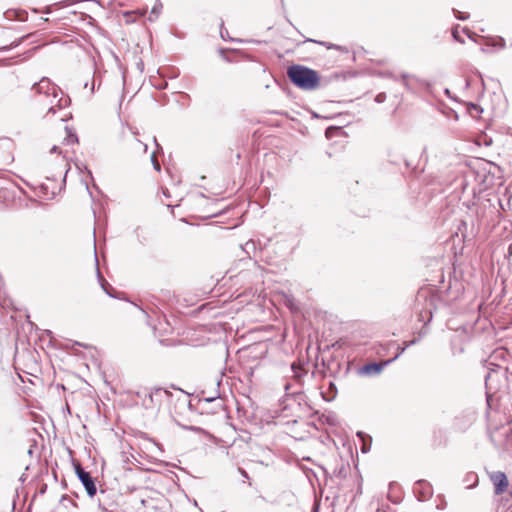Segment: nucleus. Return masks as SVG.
Returning a JSON list of instances; mask_svg holds the SVG:
<instances>
[{"mask_svg": "<svg viewBox=\"0 0 512 512\" xmlns=\"http://www.w3.org/2000/svg\"><path fill=\"white\" fill-rule=\"evenodd\" d=\"M496 50H500L505 46V42L502 38H496L492 40L491 44Z\"/></svg>", "mask_w": 512, "mask_h": 512, "instance_id": "4468645a", "label": "nucleus"}, {"mask_svg": "<svg viewBox=\"0 0 512 512\" xmlns=\"http://www.w3.org/2000/svg\"><path fill=\"white\" fill-rule=\"evenodd\" d=\"M290 81L299 89L316 90L320 86V76L317 71L303 65H292L287 70Z\"/></svg>", "mask_w": 512, "mask_h": 512, "instance_id": "7ed1b4c3", "label": "nucleus"}, {"mask_svg": "<svg viewBox=\"0 0 512 512\" xmlns=\"http://www.w3.org/2000/svg\"><path fill=\"white\" fill-rule=\"evenodd\" d=\"M361 450L363 453H366V452H368L369 448L367 447L366 444H364Z\"/></svg>", "mask_w": 512, "mask_h": 512, "instance_id": "b1692460", "label": "nucleus"}, {"mask_svg": "<svg viewBox=\"0 0 512 512\" xmlns=\"http://www.w3.org/2000/svg\"><path fill=\"white\" fill-rule=\"evenodd\" d=\"M357 435L361 438H363V433L362 432H358Z\"/></svg>", "mask_w": 512, "mask_h": 512, "instance_id": "c85d7f7f", "label": "nucleus"}, {"mask_svg": "<svg viewBox=\"0 0 512 512\" xmlns=\"http://www.w3.org/2000/svg\"><path fill=\"white\" fill-rule=\"evenodd\" d=\"M462 32H463V33H465V34H467V36H468L469 38H471V34L468 32V30H466L465 28H463V29H462Z\"/></svg>", "mask_w": 512, "mask_h": 512, "instance_id": "a878e982", "label": "nucleus"}, {"mask_svg": "<svg viewBox=\"0 0 512 512\" xmlns=\"http://www.w3.org/2000/svg\"><path fill=\"white\" fill-rule=\"evenodd\" d=\"M33 91L36 93V101L41 109H47L46 116L55 115L68 103L67 99L59 97L60 89L52 84L48 78H42L38 83H35Z\"/></svg>", "mask_w": 512, "mask_h": 512, "instance_id": "f257e3e1", "label": "nucleus"}, {"mask_svg": "<svg viewBox=\"0 0 512 512\" xmlns=\"http://www.w3.org/2000/svg\"><path fill=\"white\" fill-rule=\"evenodd\" d=\"M384 97H385V95H384V94H382V93H381V94H378V95L376 96V101H377V102H382V101L384 100Z\"/></svg>", "mask_w": 512, "mask_h": 512, "instance_id": "4be33fe9", "label": "nucleus"}, {"mask_svg": "<svg viewBox=\"0 0 512 512\" xmlns=\"http://www.w3.org/2000/svg\"><path fill=\"white\" fill-rule=\"evenodd\" d=\"M56 152H58V147L57 146H53L51 148V153H56Z\"/></svg>", "mask_w": 512, "mask_h": 512, "instance_id": "393cba45", "label": "nucleus"}, {"mask_svg": "<svg viewBox=\"0 0 512 512\" xmlns=\"http://www.w3.org/2000/svg\"><path fill=\"white\" fill-rule=\"evenodd\" d=\"M291 368H292V370L294 371V375H295L296 377H300V374H299V372H298V369H299L300 367H299V366H297L296 364H292Z\"/></svg>", "mask_w": 512, "mask_h": 512, "instance_id": "aec40b11", "label": "nucleus"}, {"mask_svg": "<svg viewBox=\"0 0 512 512\" xmlns=\"http://www.w3.org/2000/svg\"><path fill=\"white\" fill-rule=\"evenodd\" d=\"M489 372L485 377L486 396L488 405L491 404L494 395L502 393L509 395L508 366L495 363V368L488 367Z\"/></svg>", "mask_w": 512, "mask_h": 512, "instance_id": "f03ea898", "label": "nucleus"}, {"mask_svg": "<svg viewBox=\"0 0 512 512\" xmlns=\"http://www.w3.org/2000/svg\"><path fill=\"white\" fill-rule=\"evenodd\" d=\"M151 162L156 171L161 170V166H160V163L158 162V160L156 159L155 152L151 155Z\"/></svg>", "mask_w": 512, "mask_h": 512, "instance_id": "f3484780", "label": "nucleus"}, {"mask_svg": "<svg viewBox=\"0 0 512 512\" xmlns=\"http://www.w3.org/2000/svg\"><path fill=\"white\" fill-rule=\"evenodd\" d=\"M415 342H416L415 340H412V341H410V342L407 344V346L412 345V344H414Z\"/></svg>", "mask_w": 512, "mask_h": 512, "instance_id": "cd10ccee", "label": "nucleus"}, {"mask_svg": "<svg viewBox=\"0 0 512 512\" xmlns=\"http://www.w3.org/2000/svg\"><path fill=\"white\" fill-rule=\"evenodd\" d=\"M287 305L290 307V309L294 310V309H297V307L294 305L293 303V300L292 299H288L287 300Z\"/></svg>", "mask_w": 512, "mask_h": 512, "instance_id": "412c9836", "label": "nucleus"}, {"mask_svg": "<svg viewBox=\"0 0 512 512\" xmlns=\"http://www.w3.org/2000/svg\"><path fill=\"white\" fill-rule=\"evenodd\" d=\"M452 36L457 42L464 43V39L460 35L459 26L453 28Z\"/></svg>", "mask_w": 512, "mask_h": 512, "instance_id": "2eb2a0df", "label": "nucleus"}, {"mask_svg": "<svg viewBox=\"0 0 512 512\" xmlns=\"http://www.w3.org/2000/svg\"><path fill=\"white\" fill-rule=\"evenodd\" d=\"M321 45H323L324 47H326L327 49H336V50H339V51H346V48L342 47V46H339V45H336V44H332V43H329V42H319Z\"/></svg>", "mask_w": 512, "mask_h": 512, "instance_id": "ddd939ff", "label": "nucleus"}, {"mask_svg": "<svg viewBox=\"0 0 512 512\" xmlns=\"http://www.w3.org/2000/svg\"><path fill=\"white\" fill-rule=\"evenodd\" d=\"M161 10H162V3L159 0H157L151 9V12L148 16V20L155 21L158 18V16L160 15Z\"/></svg>", "mask_w": 512, "mask_h": 512, "instance_id": "9d476101", "label": "nucleus"}, {"mask_svg": "<svg viewBox=\"0 0 512 512\" xmlns=\"http://www.w3.org/2000/svg\"><path fill=\"white\" fill-rule=\"evenodd\" d=\"M138 149L141 150L143 153L147 152L148 146L147 144L141 143L140 141H137Z\"/></svg>", "mask_w": 512, "mask_h": 512, "instance_id": "6ab92c4d", "label": "nucleus"}, {"mask_svg": "<svg viewBox=\"0 0 512 512\" xmlns=\"http://www.w3.org/2000/svg\"><path fill=\"white\" fill-rule=\"evenodd\" d=\"M75 472L82 485L85 487L87 494L90 497H94L96 495L97 488L90 473L86 472L79 464L75 466Z\"/></svg>", "mask_w": 512, "mask_h": 512, "instance_id": "39448f33", "label": "nucleus"}, {"mask_svg": "<svg viewBox=\"0 0 512 512\" xmlns=\"http://www.w3.org/2000/svg\"><path fill=\"white\" fill-rule=\"evenodd\" d=\"M512 432L510 426H503L490 434L491 440L498 446L507 447L509 445V434Z\"/></svg>", "mask_w": 512, "mask_h": 512, "instance_id": "6e6552de", "label": "nucleus"}, {"mask_svg": "<svg viewBox=\"0 0 512 512\" xmlns=\"http://www.w3.org/2000/svg\"><path fill=\"white\" fill-rule=\"evenodd\" d=\"M241 473L244 475V476H247L246 472L244 470H241Z\"/></svg>", "mask_w": 512, "mask_h": 512, "instance_id": "c756f323", "label": "nucleus"}, {"mask_svg": "<svg viewBox=\"0 0 512 512\" xmlns=\"http://www.w3.org/2000/svg\"><path fill=\"white\" fill-rule=\"evenodd\" d=\"M508 255H512V244H510L507 248Z\"/></svg>", "mask_w": 512, "mask_h": 512, "instance_id": "5701e85b", "label": "nucleus"}, {"mask_svg": "<svg viewBox=\"0 0 512 512\" xmlns=\"http://www.w3.org/2000/svg\"><path fill=\"white\" fill-rule=\"evenodd\" d=\"M510 356V352L507 349L499 347L491 354L488 365L489 367L495 368V363H501L509 367Z\"/></svg>", "mask_w": 512, "mask_h": 512, "instance_id": "0eeeda50", "label": "nucleus"}, {"mask_svg": "<svg viewBox=\"0 0 512 512\" xmlns=\"http://www.w3.org/2000/svg\"><path fill=\"white\" fill-rule=\"evenodd\" d=\"M66 117H67V114H63V115H60V116H59V119H60L61 121H65Z\"/></svg>", "mask_w": 512, "mask_h": 512, "instance_id": "bb28decb", "label": "nucleus"}, {"mask_svg": "<svg viewBox=\"0 0 512 512\" xmlns=\"http://www.w3.org/2000/svg\"><path fill=\"white\" fill-rule=\"evenodd\" d=\"M401 78H402V82H403V85L407 88V89H411V79L413 78L412 76L408 75V74H402L401 75Z\"/></svg>", "mask_w": 512, "mask_h": 512, "instance_id": "dca6fc26", "label": "nucleus"}, {"mask_svg": "<svg viewBox=\"0 0 512 512\" xmlns=\"http://www.w3.org/2000/svg\"><path fill=\"white\" fill-rule=\"evenodd\" d=\"M487 473L491 483L493 484L494 493L496 495L503 494L509 487L507 475L501 471H491Z\"/></svg>", "mask_w": 512, "mask_h": 512, "instance_id": "20e7f679", "label": "nucleus"}, {"mask_svg": "<svg viewBox=\"0 0 512 512\" xmlns=\"http://www.w3.org/2000/svg\"><path fill=\"white\" fill-rule=\"evenodd\" d=\"M66 133H67V135H66V137H65V140H64V141H65L67 144H69V145H70V144H75V143H77V142H78L77 135H76L75 133H73V132H72V130H71V129H69L68 127H66Z\"/></svg>", "mask_w": 512, "mask_h": 512, "instance_id": "9b49d317", "label": "nucleus"}, {"mask_svg": "<svg viewBox=\"0 0 512 512\" xmlns=\"http://www.w3.org/2000/svg\"><path fill=\"white\" fill-rule=\"evenodd\" d=\"M163 396H167V391L161 388H157L154 391L149 392L145 395L144 404L148 407L150 404L154 402H159Z\"/></svg>", "mask_w": 512, "mask_h": 512, "instance_id": "1a4fd4ad", "label": "nucleus"}, {"mask_svg": "<svg viewBox=\"0 0 512 512\" xmlns=\"http://www.w3.org/2000/svg\"><path fill=\"white\" fill-rule=\"evenodd\" d=\"M97 276H98V280L103 288V290L110 296H112V294L108 291L107 289V286H109V284L105 281V279L103 278V276L100 274V271H99V268L97 267Z\"/></svg>", "mask_w": 512, "mask_h": 512, "instance_id": "f8f14e48", "label": "nucleus"}, {"mask_svg": "<svg viewBox=\"0 0 512 512\" xmlns=\"http://www.w3.org/2000/svg\"><path fill=\"white\" fill-rule=\"evenodd\" d=\"M453 12H454L456 18H458L459 20H466L469 17V15L467 13L460 12L455 9H453Z\"/></svg>", "mask_w": 512, "mask_h": 512, "instance_id": "a211bd4d", "label": "nucleus"}, {"mask_svg": "<svg viewBox=\"0 0 512 512\" xmlns=\"http://www.w3.org/2000/svg\"><path fill=\"white\" fill-rule=\"evenodd\" d=\"M404 350H405V347L399 348L398 354L393 359L384 361L382 363H369V364L364 365L360 369V374L366 375V376H372V375L380 374L382 372L383 368L386 365L390 364L392 361H394L400 354H402L404 352Z\"/></svg>", "mask_w": 512, "mask_h": 512, "instance_id": "423d86ee", "label": "nucleus"}]
</instances>
